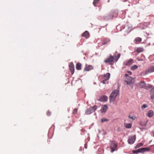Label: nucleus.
<instances>
[{
  "instance_id": "f257e3e1",
  "label": "nucleus",
  "mask_w": 154,
  "mask_h": 154,
  "mask_svg": "<svg viewBox=\"0 0 154 154\" xmlns=\"http://www.w3.org/2000/svg\"><path fill=\"white\" fill-rule=\"evenodd\" d=\"M120 56V54H119L117 56L116 55L112 56L111 55H110L109 57L105 59L104 61L106 63H110L114 62V60H115L116 62L119 58Z\"/></svg>"
},
{
  "instance_id": "f03ea898",
  "label": "nucleus",
  "mask_w": 154,
  "mask_h": 154,
  "mask_svg": "<svg viewBox=\"0 0 154 154\" xmlns=\"http://www.w3.org/2000/svg\"><path fill=\"white\" fill-rule=\"evenodd\" d=\"M150 149L148 147L139 148L137 150H133V152L134 154H137L138 153H144L145 152H148L150 151Z\"/></svg>"
},
{
  "instance_id": "7ed1b4c3",
  "label": "nucleus",
  "mask_w": 154,
  "mask_h": 154,
  "mask_svg": "<svg viewBox=\"0 0 154 154\" xmlns=\"http://www.w3.org/2000/svg\"><path fill=\"white\" fill-rule=\"evenodd\" d=\"M119 94V91L118 90H116L113 91L111 93L110 96V101L112 102L114 101Z\"/></svg>"
},
{
  "instance_id": "20e7f679",
  "label": "nucleus",
  "mask_w": 154,
  "mask_h": 154,
  "mask_svg": "<svg viewBox=\"0 0 154 154\" xmlns=\"http://www.w3.org/2000/svg\"><path fill=\"white\" fill-rule=\"evenodd\" d=\"M117 146L118 145L115 141L112 140L110 141V148L111 152L117 150Z\"/></svg>"
},
{
  "instance_id": "39448f33",
  "label": "nucleus",
  "mask_w": 154,
  "mask_h": 154,
  "mask_svg": "<svg viewBox=\"0 0 154 154\" xmlns=\"http://www.w3.org/2000/svg\"><path fill=\"white\" fill-rule=\"evenodd\" d=\"M97 109V107L96 106H94L93 107L88 108L85 111V114L86 115H90L92 112H95Z\"/></svg>"
},
{
  "instance_id": "423d86ee",
  "label": "nucleus",
  "mask_w": 154,
  "mask_h": 154,
  "mask_svg": "<svg viewBox=\"0 0 154 154\" xmlns=\"http://www.w3.org/2000/svg\"><path fill=\"white\" fill-rule=\"evenodd\" d=\"M134 28L131 24L128 23L125 27V31L127 33H129Z\"/></svg>"
},
{
  "instance_id": "0eeeda50",
  "label": "nucleus",
  "mask_w": 154,
  "mask_h": 154,
  "mask_svg": "<svg viewBox=\"0 0 154 154\" xmlns=\"http://www.w3.org/2000/svg\"><path fill=\"white\" fill-rule=\"evenodd\" d=\"M154 72V66L149 67L148 69L144 72H143L141 73L142 75H146L150 73H151Z\"/></svg>"
},
{
  "instance_id": "6e6552de",
  "label": "nucleus",
  "mask_w": 154,
  "mask_h": 154,
  "mask_svg": "<svg viewBox=\"0 0 154 154\" xmlns=\"http://www.w3.org/2000/svg\"><path fill=\"white\" fill-rule=\"evenodd\" d=\"M117 15V13L112 12L108 16L104 17V19L107 20L110 19H112L114 17H116Z\"/></svg>"
},
{
  "instance_id": "1a4fd4ad",
  "label": "nucleus",
  "mask_w": 154,
  "mask_h": 154,
  "mask_svg": "<svg viewBox=\"0 0 154 154\" xmlns=\"http://www.w3.org/2000/svg\"><path fill=\"white\" fill-rule=\"evenodd\" d=\"M136 136L135 135L133 136H129L128 137V142L129 144H133L136 140Z\"/></svg>"
},
{
  "instance_id": "9d476101",
  "label": "nucleus",
  "mask_w": 154,
  "mask_h": 154,
  "mask_svg": "<svg viewBox=\"0 0 154 154\" xmlns=\"http://www.w3.org/2000/svg\"><path fill=\"white\" fill-rule=\"evenodd\" d=\"M125 81L127 85H132L134 83V79L131 77L128 76Z\"/></svg>"
},
{
  "instance_id": "9b49d317",
  "label": "nucleus",
  "mask_w": 154,
  "mask_h": 154,
  "mask_svg": "<svg viewBox=\"0 0 154 154\" xmlns=\"http://www.w3.org/2000/svg\"><path fill=\"white\" fill-rule=\"evenodd\" d=\"M93 69V67L92 66L86 64L84 70L85 71H88L92 69Z\"/></svg>"
},
{
  "instance_id": "f8f14e48",
  "label": "nucleus",
  "mask_w": 154,
  "mask_h": 154,
  "mask_svg": "<svg viewBox=\"0 0 154 154\" xmlns=\"http://www.w3.org/2000/svg\"><path fill=\"white\" fill-rule=\"evenodd\" d=\"M69 69L71 72L72 74H73L74 72V65L72 62H71L69 65Z\"/></svg>"
},
{
  "instance_id": "ddd939ff",
  "label": "nucleus",
  "mask_w": 154,
  "mask_h": 154,
  "mask_svg": "<svg viewBox=\"0 0 154 154\" xmlns=\"http://www.w3.org/2000/svg\"><path fill=\"white\" fill-rule=\"evenodd\" d=\"M107 99V97L106 95H104L100 96L99 99V100L102 102H106Z\"/></svg>"
},
{
  "instance_id": "4468645a",
  "label": "nucleus",
  "mask_w": 154,
  "mask_h": 154,
  "mask_svg": "<svg viewBox=\"0 0 154 154\" xmlns=\"http://www.w3.org/2000/svg\"><path fill=\"white\" fill-rule=\"evenodd\" d=\"M134 60L133 59H130L125 62V64L126 66H130L131 65L134 63Z\"/></svg>"
},
{
  "instance_id": "2eb2a0df",
  "label": "nucleus",
  "mask_w": 154,
  "mask_h": 154,
  "mask_svg": "<svg viewBox=\"0 0 154 154\" xmlns=\"http://www.w3.org/2000/svg\"><path fill=\"white\" fill-rule=\"evenodd\" d=\"M108 109V107L106 105H104L100 110V111L101 113L106 112V110Z\"/></svg>"
},
{
  "instance_id": "dca6fc26",
  "label": "nucleus",
  "mask_w": 154,
  "mask_h": 154,
  "mask_svg": "<svg viewBox=\"0 0 154 154\" xmlns=\"http://www.w3.org/2000/svg\"><path fill=\"white\" fill-rule=\"evenodd\" d=\"M82 36L85 37L86 38H88L90 36L89 34V32L86 31H85L82 35Z\"/></svg>"
},
{
  "instance_id": "f3484780",
  "label": "nucleus",
  "mask_w": 154,
  "mask_h": 154,
  "mask_svg": "<svg viewBox=\"0 0 154 154\" xmlns=\"http://www.w3.org/2000/svg\"><path fill=\"white\" fill-rule=\"evenodd\" d=\"M154 115V112L152 110H149L146 113V116L149 117H152Z\"/></svg>"
},
{
  "instance_id": "a211bd4d",
  "label": "nucleus",
  "mask_w": 154,
  "mask_h": 154,
  "mask_svg": "<svg viewBox=\"0 0 154 154\" xmlns=\"http://www.w3.org/2000/svg\"><path fill=\"white\" fill-rule=\"evenodd\" d=\"M150 97L152 100L154 99V88H152L150 91Z\"/></svg>"
},
{
  "instance_id": "6ab92c4d",
  "label": "nucleus",
  "mask_w": 154,
  "mask_h": 154,
  "mask_svg": "<svg viewBox=\"0 0 154 154\" xmlns=\"http://www.w3.org/2000/svg\"><path fill=\"white\" fill-rule=\"evenodd\" d=\"M110 77V74L109 73H107L104 75L103 79H106V80H108Z\"/></svg>"
},
{
  "instance_id": "aec40b11",
  "label": "nucleus",
  "mask_w": 154,
  "mask_h": 154,
  "mask_svg": "<svg viewBox=\"0 0 154 154\" xmlns=\"http://www.w3.org/2000/svg\"><path fill=\"white\" fill-rule=\"evenodd\" d=\"M139 85L141 88H144L146 86V83L144 81H141L139 83Z\"/></svg>"
},
{
  "instance_id": "412c9836",
  "label": "nucleus",
  "mask_w": 154,
  "mask_h": 154,
  "mask_svg": "<svg viewBox=\"0 0 154 154\" xmlns=\"http://www.w3.org/2000/svg\"><path fill=\"white\" fill-rule=\"evenodd\" d=\"M142 39L140 37L136 38L134 40V43L135 44H138L139 42H141Z\"/></svg>"
},
{
  "instance_id": "4be33fe9",
  "label": "nucleus",
  "mask_w": 154,
  "mask_h": 154,
  "mask_svg": "<svg viewBox=\"0 0 154 154\" xmlns=\"http://www.w3.org/2000/svg\"><path fill=\"white\" fill-rule=\"evenodd\" d=\"M82 64L80 63H77L76 64V69L78 70H80L81 69Z\"/></svg>"
},
{
  "instance_id": "5701e85b",
  "label": "nucleus",
  "mask_w": 154,
  "mask_h": 154,
  "mask_svg": "<svg viewBox=\"0 0 154 154\" xmlns=\"http://www.w3.org/2000/svg\"><path fill=\"white\" fill-rule=\"evenodd\" d=\"M132 124L131 123H124V126L125 128H130L132 126Z\"/></svg>"
},
{
  "instance_id": "b1692460",
  "label": "nucleus",
  "mask_w": 154,
  "mask_h": 154,
  "mask_svg": "<svg viewBox=\"0 0 154 154\" xmlns=\"http://www.w3.org/2000/svg\"><path fill=\"white\" fill-rule=\"evenodd\" d=\"M110 41V39L109 38L106 39L105 40H103L102 42V45H103L107 44Z\"/></svg>"
},
{
  "instance_id": "393cba45",
  "label": "nucleus",
  "mask_w": 154,
  "mask_h": 154,
  "mask_svg": "<svg viewBox=\"0 0 154 154\" xmlns=\"http://www.w3.org/2000/svg\"><path fill=\"white\" fill-rule=\"evenodd\" d=\"M128 118L131 119L132 121L135 120L137 118L135 116H131L130 115H128Z\"/></svg>"
},
{
  "instance_id": "a878e982",
  "label": "nucleus",
  "mask_w": 154,
  "mask_h": 154,
  "mask_svg": "<svg viewBox=\"0 0 154 154\" xmlns=\"http://www.w3.org/2000/svg\"><path fill=\"white\" fill-rule=\"evenodd\" d=\"M138 67L137 65H134L131 67V69L132 70H134L137 69Z\"/></svg>"
},
{
  "instance_id": "bb28decb",
  "label": "nucleus",
  "mask_w": 154,
  "mask_h": 154,
  "mask_svg": "<svg viewBox=\"0 0 154 154\" xmlns=\"http://www.w3.org/2000/svg\"><path fill=\"white\" fill-rule=\"evenodd\" d=\"M143 145V143H138L135 147V148L137 149L139 147H140V146H142Z\"/></svg>"
},
{
  "instance_id": "cd10ccee",
  "label": "nucleus",
  "mask_w": 154,
  "mask_h": 154,
  "mask_svg": "<svg viewBox=\"0 0 154 154\" xmlns=\"http://www.w3.org/2000/svg\"><path fill=\"white\" fill-rule=\"evenodd\" d=\"M99 0H94L93 4L95 6H96L97 4L99 3Z\"/></svg>"
},
{
  "instance_id": "c85d7f7f",
  "label": "nucleus",
  "mask_w": 154,
  "mask_h": 154,
  "mask_svg": "<svg viewBox=\"0 0 154 154\" xmlns=\"http://www.w3.org/2000/svg\"><path fill=\"white\" fill-rule=\"evenodd\" d=\"M143 50V48H138L136 50L137 52L138 53H140L142 52Z\"/></svg>"
},
{
  "instance_id": "c756f323",
  "label": "nucleus",
  "mask_w": 154,
  "mask_h": 154,
  "mask_svg": "<svg viewBox=\"0 0 154 154\" xmlns=\"http://www.w3.org/2000/svg\"><path fill=\"white\" fill-rule=\"evenodd\" d=\"M108 120L105 118H103L101 119V122L103 123L106 121H107Z\"/></svg>"
},
{
  "instance_id": "7c9ffc66",
  "label": "nucleus",
  "mask_w": 154,
  "mask_h": 154,
  "mask_svg": "<svg viewBox=\"0 0 154 154\" xmlns=\"http://www.w3.org/2000/svg\"><path fill=\"white\" fill-rule=\"evenodd\" d=\"M78 109H75L73 110V113L74 114H75L77 113Z\"/></svg>"
},
{
  "instance_id": "2f4dec72",
  "label": "nucleus",
  "mask_w": 154,
  "mask_h": 154,
  "mask_svg": "<svg viewBox=\"0 0 154 154\" xmlns=\"http://www.w3.org/2000/svg\"><path fill=\"white\" fill-rule=\"evenodd\" d=\"M147 107V106L146 104L143 105L141 106V108L142 109H144Z\"/></svg>"
},
{
  "instance_id": "473e14b6",
  "label": "nucleus",
  "mask_w": 154,
  "mask_h": 154,
  "mask_svg": "<svg viewBox=\"0 0 154 154\" xmlns=\"http://www.w3.org/2000/svg\"><path fill=\"white\" fill-rule=\"evenodd\" d=\"M51 112L49 111H48L47 112V115L48 116H50L51 115Z\"/></svg>"
},
{
  "instance_id": "72a5a7b5",
  "label": "nucleus",
  "mask_w": 154,
  "mask_h": 154,
  "mask_svg": "<svg viewBox=\"0 0 154 154\" xmlns=\"http://www.w3.org/2000/svg\"><path fill=\"white\" fill-rule=\"evenodd\" d=\"M107 80H106V79H103V80L101 82L102 83H103L104 84H105L106 83V81H107Z\"/></svg>"
},
{
  "instance_id": "f704fd0d",
  "label": "nucleus",
  "mask_w": 154,
  "mask_h": 154,
  "mask_svg": "<svg viewBox=\"0 0 154 154\" xmlns=\"http://www.w3.org/2000/svg\"><path fill=\"white\" fill-rule=\"evenodd\" d=\"M85 149H86L87 148V145L86 144H85Z\"/></svg>"
},
{
  "instance_id": "c9c22d12",
  "label": "nucleus",
  "mask_w": 154,
  "mask_h": 154,
  "mask_svg": "<svg viewBox=\"0 0 154 154\" xmlns=\"http://www.w3.org/2000/svg\"><path fill=\"white\" fill-rule=\"evenodd\" d=\"M152 134H153V136H154V131H153L152 132Z\"/></svg>"
},
{
  "instance_id": "e433bc0d",
  "label": "nucleus",
  "mask_w": 154,
  "mask_h": 154,
  "mask_svg": "<svg viewBox=\"0 0 154 154\" xmlns=\"http://www.w3.org/2000/svg\"><path fill=\"white\" fill-rule=\"evenodd\" d=\"M129 72V73H130L131 74V73H131V72Z\"/></svg>"
}]
</instances>
